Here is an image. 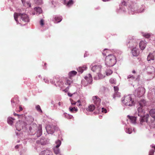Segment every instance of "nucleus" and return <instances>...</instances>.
I'll return each mask as SVG.
<instances>
[{"label": "nucleus", "mask_w": 155, "mask_h": 155, "mask_svg": "<svg viewBox=\"0 0 155 155\" xmlns=\"http://www.w3.org/2000/svg\"><path fill=\"white\" fill-rule=\"evenodd\" d=\"M39 155H53L52 152L49 149H47L41 151Z\"/></svg>", "instance_id": "17"}, {"label": "nucleus", "mask_w": 155, "mask_h": 155, "mask_svg": "<svg viewBox=\"0 0 155 155\" xmlns=\"http://www.w3.org/2000/svg\"><path fill=\"white\" fill-rule=\"evenodd\" d=\"M133 95L129 94L124 96L122 98L121 101L122 104L127 106H132L135 104L134 99L133 98Z\"/></svg>", "instance_id": "3"}, {"label": "nucleus", "mask_w": 155, "mask_h": 155, "mask_svg": "<svg viewBox=\"0 0 155 155\" xmlns=\"http://www.w3.org/2000/svg\"><path fill=\"white\" fill-rule=\"evenodd\" d=\"M112 71L110 69L107 70L106 71V74L107 76H109L112 73Z\"/></svg>", "instance_id": "42"}, {"label": "nucleus", "mask_w": 155, "mask_h": 155, "mask_svg": "<svg viewBox=\"0 0 155 155\" xmlns=\"http://www.w3.org/2000/svg\"><path fill=\"white\" fill-rule=\"evenodd\" d=\"M93 102L96 106L98 107L100 105L101 100L97 96H94L92 97Z\"/></svg>", "instance_id": "14"}, {"label": "nucleus", "mask_w": 155, "mask_h": 155, "mask_svg": "<svg viewBox=\"0 0 155 155\" xmlns=\"http://www.w3.org/2000/svg\"><path fill=\"white\" fill-rule=\"evenodd\" d=\"M47 132L49 134H52L56 131L59 130V128L53 125H49L45 127Z\"/></svg>", "instance_id": "9"}, {"label": "nucleus", "mask_w": 155, "mask_h": 155, "mask_svg": "<svg viewBox=\"0 0 155 155\" xmlns=\"http://www.w3.org/2000/svg\"><path fill=\"white\" fill-rule=\"evenodd\" d=\"M105 64L108 66H113L116 62V58L113 54H109L106 56L105 58Z\"/></svg>", "instance_id": "4"}, {"label": "nucleus", "mask_w": 155, "mask_h": 155, "mask_svg": "<svg viewBox=\"0 0 155 155\" xmlns=\"http://www.w3.org/2000/svg\"><path fill=\"white\" fill-rule=\"evenodd\" d=\"M137 7L136 4H132L129 6L128 8V12L130 14H133L135 13H140L143 12V11H137Z\"/></svg>", "instance_id": "8"}, {"label": "nucleus", "mask_w": 155, "mask_h": 155, "mask_svg": "<svg viewBox=\"0 0 155 155\" xmlns=\"http://www.w3.org/2000/svg\"><path fill=\"white\" fill-rule=\"evenodd\" d=\"M22 122H20V121L17 122L15 125V127L16 128V130L20 131L21 130V129L22 128Z\"/></svg>", "instance_id": "22"}, {"label": "nucleus", "mask_w": 155, "mask_h": 155, "mask_svg": "<svg viewBox=\"0 0 155 155\" xmlns=\"http://www.w3.org/2000/svg\"><path fill=\"white\" fill-rule=\"evenodd\" d=\"M63 3L67 7H70L74 3V2L72 0H63Z\"/></svg>", "instance_id": "21"}, {"label": "nucleus", "mask_w": 155, "mask_h": 155, "mask_svg": "<svg viewBox=\"0 0 155 155\" xmlns=\"http://www.w3.org/2000/svg\"><path fill=\"white\" fill-rule=\"evenodd\" d=\"M87 68L86 66L84 65L83 67H79L77 69V70L79 72L82 73L84 70H86Z\"/></svg>", "instance_id": "26"}, {"label": "nucleus", "mask_w": 155, "mask_h": 155, "mask_svg": "<svg viewBox=\"0 0 155 155\" xmlns=\"http://www.w3.org/2000/svg\"><path fill=\"white\" fill-rule=\"evenodd\" d=\"M95 108V107L94 105L91 104L88 106L86 109V110L92 112L93 111Z\"/></svg>", "instance_id": "32"}, {"label": "nucleus", "mask_w": 155, "mask_h": 155, "mask_svg": "<svg viewBox=\"0 0 155 155\" xmlns=\"http://www.w3.org/2000/svg\"><path fill=\"white\" fill-rule=\"evenodd\" d=\"M151 147L152 148H153L155 150V146L153 145H151Z\"/></svg>", "instance_id": "59"}, {"label": "nucleus", "mask_w": 155, "mask_h": 155, "mask_svg": "<svg viewBox=\"0 0 155 155\" xmlns=\"http://www.w3.org/2000/svg\"><path fill=\"white\" fill-rule=\"evenodd\" d=\"M37 142H39L40 143H41V145H44L45 144L46 142L45 141H44L43 140L41 139L39 141H37Z\"/></svg>", "instance_id": "46"}, {"label": "nucleus", "mask_w": 155, "mask_h": 155, "mask_svg": "<svg viewBox=\"0 0 155 155\" xmlns=\"http://www.w3.org/2000/svg\"><path fill=\"white\" fill-rule=\"evenodd\" d=\"M44 80L45 81V82L46 83H48V82H49V80L48 79V78H45L44 79Z\"/></svg>", "instance_id": "56"}, {"label": "nucleus", "mask_w": 155, "mask_h": 155, "mask_svg": "<svg viewBox=\"0 0 155 155\" xmlns=\"http://www.w3.org/2000/svg\"><path fill=\"white\" fill-rule=\"evenodd\" d=\"M14 115L15 116H16V115H17V116H19V115H19V114H16V113H15V112H14Z\"/></svg>", "instance_id": "63"}, {"label": "nucleus", "mask_w": 155, "mask_h": 155, "mask_svg": "<svg viewBox=\"0 0 155 155\" xmlns=\"http://www.w3.org/2000/svg\"><path fill=\"white\" fill-rule=\"evenodd\" d=\"M19 111L22 110L23 109L21 106H20L19 107Z\"/></svg>", "instance_id": "60"}, {"label": "nucleus", "mask_w": 155, "mask_h": 155, "mask_svg": "<svg viewBox=\"0 0 155 155\" xmlns=\"http://www.w3.org/2000/svg\"><path fill=\"white\" fill-rule=\"evenodd\" d=\"M125 8H123L120 7L119 10V12H124L125 11Z\"/></svg>", "instance_id": "53"}, {"label": "nucleus", "mask_w": 155, "mask_h": 155, "mask_svg": "<svg viewBox=\"0 0 155 155\" xmlns=\"http://www.w3.org/2000/svg\"><path fill=\"white\" fill-rule=\"evenodd\" d=\"M76 102H71V104L72 105L76 104Z\"/></svg>", "instance_id": "61"}, {"label": "nucleus", "mask_w": 155, "mask_h": 155, "mask_svg": "<svg viewBox=\"0 0 155 155\" xmlns=\"http://www.w3.org/2000/svg\"><path fill=\"white\" fill-rule=\"evenodd\" d=\"M155 51L153 53H150L148 55L147 57V60L150 63L155 64Z\"/></svg>", "instance_id": "11"}, {"label": "nucleus", "mask_w": 155, "mask_h": 155, "mask_svg": "<svg viewBox=\"0 0 155 155\" xmlns=\"http://www.w3.org/2000/svg\"><path fill=\"white\" fill-rule=\"evenodd\" d=\"M132 55L134 56H137L139 54V50L138 47L130 48Z\"/></svg>", "instance_id": "18"}, {"label": "nucleus", "mask_w": 155, "mask_h": 155, "mask_svg": "<svg viewBox=\"0 0 155 155\" xmlns=\"http://www.w3.org/2000/svg\"><path fill=\"white\" fill-rule=\"evenodd\" d=\"M37 127V125L35 124H33L29 127V130L30 132H32L35 131V129Z\"/></svg>", "instance_id": "30"}, {"label": "nucleus", "mask_w": 155, "mask_h": 155, "mask_svg": "<svg viewBox=\"0 0 155 155\" xmlns=\"http://www.w3.org/2000/svg\"><path fill=\"white\" fill-rule=\"evenodd\" d=\"M63 115L65 117L68 119H71L73 117L72 116L65 113L63 114Z\"/></svg>", "instance_id": "38"}, {"label": "nucleus", "mask_w": 155, "mask_h": 155, "mask_svg": "<svg viewBox=\"0 0 155 155\" xmlns=\"http://www.w3.org/2000/svg\"><path fill=\"white\" fill-rule=\"evenodd\" d=\"M101 67L100 65H94L91 68V70L93 72H96L97 74H99L101 72Z\"/></svg>", "instance_id": "15"}, {"label": "nucleus", "mask_w": 155, "mask_h": 155, "mask_svg": "<svg viewBox=\"0 0 155 155\" xmlns=\"http://www.w3.org/2000/svg\"><path fill=\"white\" fill-rule=\"evenodd\" d=\"M50 82L51 84H54L56 86H58L61 87H62V82L59 78H53V80H51Z\"/></svg>", "instance_id": "12"}, {"label": "nucleus", "mask_w": 155, "mask_h": 155, "mask_svg": "<svg viewBox=\"0 0 155 155\" xmlns=\"http://www.w3.org/2000/svg\"><path fill=\"white\" fill-rule=\"evenodd\" d=\"M154 90L153 89L150 90L149 91L148 95L152 97V95H154Z\"/></svg>", "instance_id": "40"}, {"label": "nucleus", "mask_w": 155, "mask_h": 155, "mask_svg": "<svg viewBox=\"0 0 155 155\" xmlns=\"http://www.w3.org/2000/svg\"><path fill=\"white\" fill-rule=\"evenodd\" d=\"M139 106L143 107L147 105V102L144 100H141L139 102Z\"/></svg>", "instance_id": "27"}, {"label": "nucleus", "mask_w": 155, "mask_h": 155, "mask_svg": "<svg viewBox=\"0 0 155 155\" xmlns=\"http://www.w3.org/2000/svg\"><path fill=\"white\" fill-rule=\"evenodd\" d=\"M120 94L118 92H115L114 94L113 97V98H115L116 97H120Z\"/></svg>", "instance_id": "37"}, {"label": "nucleus", "mask_w": 155, "mask_h": 155, "mask_svg": "<svg viewBox=\"0 0 155 155\" xmlns=\"http://www.w3.org/2000/svg\"><path fill=\"white\" fill-rule=\"evenodd\" d=\"M97 74L98 75L99 79H102L105 77V76L100 73V72L99 74Z\"/></svg>", "instance_id": "44"}, {"label": "nucleus", "mask_w": 155, "mask_h": 155, "mask_svg": "<svg viewBox=\"0 0 155 155\" xmlns=\"http://www.w3.org/2000/svg\"><path fill=\"white\" fill-rule=\"evenodd\" d=\"M146 70L147 74L151 75L150 79H151L153 78L155 76V69L152 66H148L146 68Z\"/></svg>", "instance_id": "10"}, {"label": "nucleus", "mask_w": 155, "mask_h": 155, "mask_svg": "<svg viewBox=\"0 0 155 155\" xmlns=\"http://www.w3.org/2000/svg\"><path fill=\"white\" fill-rule=\"evenodd\" d=\"M23 5L27 8L30 7L31 6V4L26 0H21Z\"/></svg>", "instance_id": "24"}, {"label": "nucleus", "mask_w": 155, "mask_h": 155, "mask_svg": "<svg viewBox=\"0 0 155 155\" xmlns=\"http://www.w3.org/2000/svg\"><path fill=\"white\" fill-rule=\"evenodd\" d=\"M68 95L70 97H71L73 95V94H71L70 93L68 92Z\"/></svg>", "instance_id": "58"}, {"label": "nucleus", "mask_w": 155, "mask_h": 155, "mask_svg": "<svg viewBox=\"0 0 155 155\" xmlns=\"http://www.w3.org/2000/svg\"><path fill=\"white\" fill-rule=\"evenodd\" d=\"M19 146H20L19 145H17L16 146H15V149H18L19 147Z\"/></svg>", "instance_id": "62"}, {"label": "nucleus", "mask_w": 155, "mask_h": 155, "mask_svg": "<svg viewBox=\"0 0 155 155\" xmlns=\"http://www.w3.org/2000/svg\"><path fill=\"white\" fill-rule=\"evenodd\" d=\"M42 134V126L41 125H39L38 127V130L36 133V135L38 137H40Z\"/></svg>", "instance_id": "23"}, {"label": "nucleus", "mask_w": 155, "mask_h": 155, "mask_svg": "<svg viewBox=\"0 0 155 155\" xmlns=\"http://www.w3.org/2000/svg\"><path fill=\"white\" fill-rule=\"evenodd\" d=\"M35 2L38 5L41 4L42 2V0H35Z\"/></svg>", "instance_id": "47"}, {"label": "nucleus", "mask_w": 155, "mask_h": 155, "mask_svg": "<svg viewBox=\"0 0 155 155\" xmlns=\"http://www.w3.org/2000/svg\"><path fill=\"white\" fill-rule=\"evenodd\" d=\"M145 92V88L142 87H140L135 90L134 92V94L138 97L142 96Z\"/></svg>", "instance_id": "7"}, {"label": "nucleus", "mask_w": 155, "mask_h": 155, "mask_svg": "<svg viewBox=\"0 0 155 155\" xmlns=\"http://www.w3.org/2000/svg\"><path fill=\"white\" fill-rule=\"evenodd\" d=\"M114 89L115 92H118V91L119 90V88H118V87H117V86H114Z\"/></svg>", "instance_id": "55"}, {"label": "nucleus", "mask_w": 155, "mask_h": 155, "mask_svg": "<svg viewBox=\"0 0 155 155\" xmlns=\"http://www.w3.org/2000/svg\"><path fill=\"white\" fill-rule=\"evenodd\" d=\"M72 82V81L71 80H67L65 84V85H70Z\"/></svg>", "instance_id": "41"}, {"label": "nucleus", "mask_w": 155, "mask_h": 155, "mask_svg": "<svg viewBox=\"0 0 155 155\" xmlns=\"http://www.w3.org/2000/svg\"><path fill=\"white\" fill-rule=\"evenodd\" d=\"M128 118L130 120L131 122L133 124H135L136 122V117H135L130 116L128 115L127 116Z\"/></svg>", "instance_id": "25"}, {"label": "nucleus", "mask_w": 155, "mask_h": 155, "mask_svg": "<svg viewBox=\"0 0 155 155\" xmlns=\"http://www.w3.org/2000/svg\"><path fill=\"white\" fill-rule=\"evenodd\" d=\"M147 44V42L145 40L140 41L139 43V46L140 49L143 50L145 49Z\"/></svg>", "instance_id": "19"}, {"label": "nucleus", "mask_w": 155, "mask_h": 155, "mask_svg": "<svg viewBox=\"0 0 155 155\" xmlns=\"http://www.w3.org/2000/svg\"><path fill=\"white\" fill-rule=\"evenodd\" d=\"M69 110L71 112H74V111H75V112H76L78 111V109L77 108H75V107H70L69 108Z\"/></svg>", "instance_id": "36"}, {"label": "nucleus", "mask_w": 155, "mask_h": 155, "mask_svg": "<svg viewBox=\"0 0 155 155\" xmlns=\"http://www.w3.org/2000/svg\"><path fill=\"white\" fill-rule=\"evenodd\" d=\"M101 110H102V112L103 113H106L107 112V110L104 107H102L101 108Z\"/></svg>", "instance_id": "52"}, {"label": "nucleus", "mask_w": 155, "mask_h": 155, "mask_svg": "<svg viewBox=\"0 0 155 155\" xmlns=\"http://www.w3.org/2000/svg\"><path fill=\"white\" fill-rule=\"evenodd\" d=\"M142 34L144 37L147 38H149L151 35V34L147 33H142Z\"/></svg>", "instance_id": "34"}, {"label": "nucleus", "mask_w": 155, "mask_h": 155, "mask_svg": "<svg viewBox=\"0 0 155 155\" xmlns=\"http://www.w3.org/2000/svg\"><path fill=\"white\" fill-rule=\"evenodd\" d=\"M132 72L134 74H135L136 73V71L135 70H133L132 71Z\"/></svg>", "instance_id": "64"}, {"label": "nucleus", "mask_w": 155, "mask_h": 155, "mask_svg": "<svg viewBox=\"0 0 155 155\" xmlns=\"http://www.w3.org/2000/svg\"><path fill=\"white\" fill-rule=\"evenodd\" d=\"M127 45L130 48L138 47L137 40L134 37H131L129 38Z\"/></svg>", "instance_id": "5"}, {"label": "nucleus", "mask_w": 155, "mask_h": 155, "mask_svg": "<svg viewBox=\"0 0 155 155\" xmlns=\"http://www.w3.org/2000/svg\"><path fill=\"white\" fill-rule=\"evenodd\" d=\"M77 73L76 71H72L69 73L68 75L69 77H71L75 75Z\"/></svg>", "instance_id": "35"}, {"label": "nucleus", "mask_w": 155, "mask_h": 155, "mask_svg": "<svg viewBox=\"0 0 155 155\" xmlns=\"http://www.w3.org/2000/svg\"><path fill=\"white\" fill-rule=\"evenodd\" d=\"M62 17L61 16H56L53 20L55 23H58L60 22L62 20Z\"/></svg>", "instance_id": "28"}, {"label": "nucleus", "mask_w": 155, "mask_h": 155, "mask_svg": "<svg viewBox=\"0 0 155 155\" xmlns=\"http://www.w3.org/2000/svg\"><path fill=\"white\" fill-rule=\"evenodd\" d=\"M150 128H153L155 127V119H153L151 120L150 122L148 124Z\"/></svg>", "instance_id": "29"}, {"label": "nucleus", "mask_w": 155, "mask_h": 155, "mask_svg": "<svg viewBox=\"0 0 155 155\" xmlns=\"http://www.w3.org/2000/svg\"><path fill=\"white\" fill-rule=\"evenodd\" d=\"M127 78L129 81L133 82L138 81L139 80V75L137 74L135 75H129L128 76Z\"/></svg>", "instance_id": "16"}, {"label": "nucleus", "mask_w": 155, "mask_h": 155, "mask_svg": "<svg viewBox=\"0 0 155 155\" xmlns=\"http://www.w3.org/2000/svg\"><path fill=\"white\" fill-rule=\"evenodd\" d=\"M58 105L60 107H62L63 106V103L62 102H59L58 103Z\"/></svg>", "instance_id": "57"}, {"label": "nucleus", "mask_w": 155, "mask_h": 155, "mask_svg": "<svg viewBox=\"0 0 155 155\" xmlns=\"http://www.w3.org/2000/svg\"><path fill=\"white\" fill-rule=\"evenodd\" d=\"M34 11L32 12V15H39L42 12V10L41 8L39 7H35L34 9Z\"/></svg>", "instance_id": "20"}, {"label": "nucleus", "mask_w": 155, "mask_h": 155, "mask_svg": "<svg viewBox=\"0 0 155 155\" xmlns=\"http://www.w3.org/2000/svg\"><path fill=\"white\" fill-rule=\"evenodd\" d=\"M40 24L41 26H42L44 25V20L43 19L41 20L40 21Z\"/></svg>", "instance_id": "54"}, {"label": "nucleus", "mask_w": 155, "mask_h": 155, "mask_svg": "<svg viewBox=\"0 0 155 155\" xmlns=\"http://www.w3.org/2000/svg\"><path fill=\"white\" fill-rule=\"evenodd\" d=\"M109 51V50L108 49H104L103 51V54L104 56H105L106 55V53H107Z\"/></svg>", "instance_id": "45"}, {"label": "nucleus", "mask_w": 155, "mask_h": 155, "mask_svg": "<svg viewBox=\"0 0 155 155\" xmlns=\"http://www.w3.org/2000/svg\"><path fill=\"white\" fill-rule=\"evenodd\" d=\"M137 107L138 115L140 117V124L141 125L144 124L145 123L147 122L148 118L149 117V115L148 114H147L143 117H142V116L143 115L144 113V111L143 109V107L138 105Z\"/></svg>", "instance_id": "2"}, {"label": "nucleus", "mask_w": 155, "mask_h": 155, "mask_svg": "<svg viewBox=\"0 0 155 155\" xmlns=\"http://www.w3.org/2000/svg\"><path fill=\"white\" fill-rule=\"evenodd\" d=\"M121 5L124 6H126L127 5V4L125 1H123L121 2Z\"/></svg>", "instance_id": "50"}, {"label": "nucleus", "mask_w": 155, "mask_h": 155, "mask_svg": "<svg viewBox=\"0 0 155 155\" xmlns=\"http://www.w3.org/2000/svg\"><path fill=\"white\" fill-rule=\"evenodd\" d=\"M76 104L77 106L79 107L82 106L80 100H78V101L76 102Z\"/></svg>", "instance_id": "48"}, {"label": "nucleus", "mask_w": 155, "mask_h": 155, "mask_svg": "<svg viewBox=\"0 0 155 155\" xmlns=\"http://www.w3.org/2000/svg\"><path fill=\"white\" fill-rule=\"evenodd\" d=\"M110 82L111 84H114L115 82V80L114 79L111 78L110 80Z\"/></svg>", "instance_id": "49"}, {"label": "nucleus", "mask_w": 155, "mask_h": 155, "mask_svg": "<svg viewBox=\"0 0 155 155\" xmlns=\"http://www.w3.org/2000/svg\"><path fill=\"white\" fill-rule=\"evenodd\" d=\"M14 16L17 23L21 25H25L29 20L28 16L26 14L15 13Z\"/></svg>", "instance_id": "1"}, {"label": "nucleus", "mask_w": 155, "mask_h": 155, "mask_svg": "<svg viewBox=\"0 0 155 155\" xmlns=\"http://www.w3.org/2000/svg\"><path fill=\"white\" fill-rule=\"evenodd\" d=\"M84 78V79L81 81L82 84L84 86H86L88 84L91 83L92 81V77L90 74L85 76Z\"/></svg>", "instance_id": "6"}, {"label": "nucleus", "mask_w": 155, "mask_h": 155, "mask_svg": "<svg viewBox=\"0 0 155 155\" xmlns=\"http://www.w3.org/2000/svg\"><path fill=\"white\" fill-rule=\"evenodd\" d=\"M150 115L154 119H155V109L150 110L149 112Z\"/></svg>", "instance_id": "31"}, {"label": "nucleus", "mask_w": 155, "mask_h": 155, "mask_svg": "<svg viewBox=\"0 0 155 155\" xmlns=\"http://www.w3.org/2000/svg\"><path fill=\"white\" fill-rule=\"evenodd\" d=\"M35 108H36V109L37 110L38 112H42V110L41 109L39 105H37L36 106Z\"/></svg>", "instance_id": "43"}, {"label": "nucleus", "mask_w": 155, "mask_h": 155, "mask_svg": "<svg viewBox=\"0 0 155 155\" xmlns=\"http://www.w3.org/2000/svg\"><path fill=\"white\" fill-rule=\"evenodd\" d=\"M154 151L153 150H151L149 153V155H153Z\"/></svg>", "instance_id": "51"}, {"label": "nucleus", "mask_w": 155, "mask_h": 155, "mask_svg": "<svg viewBox=\"0 0 155 155\" xmlns=\"http://www.w3.org/2000/svg\"><path fill=\"white\" fill-rule=\"evenodd\" d=\"M15 120L14 118L11 117H9L7 119L8 123L10 125H12L13 123V121Z\"/></svg>", "instance_id": "33"}, {"label": "nucleus", "mask_w": 155, "mask_h": 155, "mask_svg": "<svg viewBox=\"0 0 155 155\" xmlns=\"http://www.w3.org/2000/svg\"><path fill=\"white\" fill-rule=\"evenodd\" d=\"M125 130L127 133L129 134H131L132 131V129L130 128H125Z\"/></svg>", "instance_id": "39"}, {"label": "nucleus", "mask_w": 155, "mask_h": 155, "mask_svg": "<svg viewBox=\"0 0 155 155\" xmlns=\"http://www.w3.org/2000/svg\"><path fill=\"white\" fill-rule=\"evenodd\" d=\"M55 146L54 147L53 150L54 153L56 154H60V150L59 147L61 144V142L59 140H58L55 142Z\"/></svg>", "instance_id": "13"}]
</instances>
